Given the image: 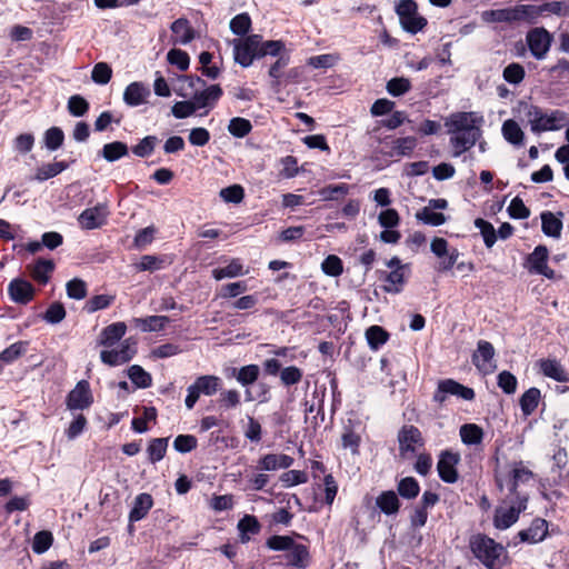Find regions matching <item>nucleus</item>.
<instances>
[{"instance_id": "nucleus-1", "label": "nucleus", "mask_w": 569, "mask_h": 569, "mask_svg": "<svg viewBox=\"0 0 569 569\" xmlns=\"http://www.w3.org/2000/svg\"><path fill=\"white\" fill-rule=\"evenodd\" d=\"M485 118L477 111H458L445 119L447 133L450 136L451 156L458 158L478 143L480 152H486L487 142L481 140Z\"/></svg>"}, {"instance_id": "nucleus-2", "label": "nucleus", "mask_w": 569, "mask_h": 569, "mask_svg": "<svg viewBox=\"0 0 569 569\" xmlns=\"http://www.w3.org/2000/svg\"><path fill=\"white\" fill-rule=\"evenodd\" d=\"M535 482L533 472L523 462H517L507 475L497 476V485L501 491L507 490L508 495L518 500L519 493L527 495L526 488Z\"/></svg>"}, {"instance_id": "nucleus-3", "label": "nucleus", "mask_w": 569, "mask_h": 569, "mask_svg": "<svg viewBox=\"0 0 569 569\" xmlns=\"http://www.w3.org/2000/svg\"><path fill=\"white\" fill-rule=\"evenodd\" d=\"M470 548L475 557L488 569H500L501 558L506 553L502 545L485 535H477L471 538Z\"/></svg>"}, {"instance_id": "nucleus-4", "label": "nucleus", "mask_w": 569, "mask_h": 569, "mask_svg": "<svg viewBox=\"0 0 569 569\" xmlns=\"http://www.w3.org/2000/svg\"><path fill=\"white\" fill-rule=\"evenodd\" d=\"M528 496L519 493L518 500L510 496L505 497L493 517V525L499 530H506L517 522L520 513L527 509Z\"/></svg>"}, {"instance_id": "nucleus-5", "label": "nucleus", "mask_w": 569, "mask_h": 569, "mask_svg": "<svg viewBox=\"0 0 569 569\" xmlns=\"http://www.w3.org/2000/svg\"><path fill=\"white\" fill-rule=\"evenodd\" d=\"M527 117L531 131L536 133L559 130L566 123V116L562 111L543 112L540 108L533 106L529 108Z\"/></svg>"}, {"instance_id": "nucleus-6", "label": "nucleus", "mask_w": 569, "mask_h": 569, "mask_svg": "<svg viewBox=\"0 0 569 569\" xmlns=\"http://www.w3.org/2000/svg\"><path fill=\"white\" fill-rule=\"evenodd\" d=\"M417 147L415 137L391 138L387 137L380 141V146L375 150L373 157L396 158L410 156Z\"/></svg>"}, {"instance_id": "nucleus-7", "label": "nucleus", "mask_w": 569, "mask_h": 569, "mask_svg": "<svg viewBox=\"0 0 569 569\" xmlns=\"http://www.w3.org/2000/svg\"><path fill=\"white\" fill-rule=\"evenodd\" d=\"M486 22H528L532 23L531 4H517L512 8L487 10L482 12Z\"/></svg>"}, {"instance_id": "nucleus-8", "label": "nucleus", "mask_w": 569, "mask_h": 569, "mask_svg": "<svg viewBox=\"0 0 569 569\" xmlns=\"http://www.w3.org/2000/svg\"><path fill=\"white\" fill-rule=\"evenodd\" d=\"M390 272L386 273L383 290L389 293H399L410 273V266L402 263L398 257H392L386 262Z\"/></svg>"}, {"instance_id": "nucleus-9", "label": "nucleus", "mask_w": 569, "mask_h": 569, "mask_svg": "<svg viewBox=\"0 0 569 569\" xmlns=\"http://www.w3.org/2000/svg\"><path fill=\"white\" fill-rule=\"evenodd\" d=\"M261 36L251 34L244 39L233 40L234 61L247 68L252 64L254 58H259Z\"/></svg>"}, {"instance_id": "nucleus-10", "label": "nucleus", "mask_w": 569, "mask_h": 569, "mask_svg": "<svg viewBox=\"0 0 569 569\" xmlns=\"http://www.w3.org/2000/svg\"><path fill=\"white\" fill-rule=\"evenodd\" d=\"M526 42L532 57L543 60L551 48L552 36L543 27H536L527 32Z\"/></svg>"}, {"instance_id": "nucleus-11", "label": "nucleus", "mask_w": 569, "mask_h": 569, "mask_svg": "<svg viewBox=\"0 0 569 569\" xmlns=\"http://www.w3.org/2000/svg\"><path fill=\"white\" fill-rule=\"evenodd\" d=\"M430 250L437 258H439L437 270L440 272L450 270L459 257L458 249L450 248L448 241L443 238H433L430 243Z\"/></svg>"}, {"instance_id": "nucleus-12", "label": "nucleus", "mask_w": 569, "mask_h": 569, "mask_svg": "<svg viewBox=\"0 0 569 569\" xmlns=\"http://www.w3.org/2000/svg\"><path fill=\"white\" fill-rule=\"evenodd\" d=\"M448 395L457 396L458 398L468 401L475 398L473 389L465 387L453 379H445L439 381L438 388L433 395V400L435 402L443 403Z\"/></svg>"}, {"instance_id": "nucleus-13", "label": "nucleus", "mask_w": 569, "mask_h": 569, "mask_svg": "<svg viewBox=\"0 0 569 569\" xmlns=\"http://www.w3.org/2000/svg\"><path fill=\"white\" fill-rule=\"evenodd\" d=\"M93 401L89 382L81 380L69 392L67 398V407L70 410H82L88 408Z\"/></svg>"}, {"instance_id": "nucleus-14", "label": "nucleus", "mask_w": 569, "mask_h": 569, "mask_svg": "<svg viewBox=\"0 0 569 569\" xmlns=\"http://www.w3.org/2000/svg\"><path fill=\"white\" fill-rule=\"evenodd\" d=\"M495 348L486 340H480L477 345V350L472 355V362L482 373H490L495 370L493 365Z\"/></svg>"}, {"instance_id": "nucleus-15", "label": "nucleus", "mask_w": 569, "mask_h": 569, "mask_svg": "<svg viewBox=\"0 0 569 569\" xmlns=\"http://www.w3.org/2000/svg\"><path fill=\"white\" fill-rule=\"evenodd\" d=\"M222 96V89L219 84H211L202 90H197L192 94V101L197 110L206 109L204 114L211 110Z\"/></svg>"}, {"instance_id": "nucleus-16", "label": "nucleus", "mask_w": 569, "mask_h": 569, "mask_svg": "<svg viewBox=\"0 0 569 569\" xmlns=\"http://www.w3.org/2000/svg\"><path fill=\"white\" fill-rule=\"evenodd\" d=\"M460 457L458 453L451 451H445L441 453L437 469L441 480L448 483H453L458 479L456 466L458 465Z\"/></svg>"}, {"instance_id": "nucleus-17", "label": "nucleus", "mask_w": 569, "mask_h": 569, "mask_svg": "<svg viewBox=\"0 0 569 569\" xmlns=\"http://www.w3.org/2000/svg\"><path fill=\"white\" fill-rule=\"evenodd\" d=\"M548 249L545 246H538L528 257L529 271L537 274H543L552 278L553 270L548 267Z\"/></svg>"}, {"instance_id": "nucleus-18", "label": "nucleus", "mask_w": 569, "mask_h": 569, "mask_svg": "<svg viewBox=\"0 0 569 569\" xmlns=\"http://www.w3.org/2000/svg\"><path fill=\"white\" fill-rule=\"evenodd\" d=\"M398 440L402 455L406 452H415L418 447L423 445L421 432L413 426H405L398 435Z\"/></svg>"}, {"instance_id": "nucleus-19", "label": "nucleus", "mask_w": 569, "mask_h": 569, "mask_svg": "<svg viewBox=\"0 0 569 569\" xmlns=\"http://www.w3.org/2000/svg\"><path fill=\"white\" fill-rule=\"evenodd\" d=\"M149 96V87L142 82L134 81L126 87L123 101L129 107H138L146 103Z\"/></svg>"}, {"instance_id": "nucleus-20", "label": "nucleus", "mask_w": 569, "mask_h": 569, "mask_svg": "<svg viewBox=\"0 0 569 569\" xmlns=\"http://www.w3.org/2000/svg\"><path fill=\"white\" fill-rule=\"evenodd\" d=\"M108 217V209L106 206H96L86 209L79 216V223L84 229H96L104 224Z\"/></svg>"}, {"instance_id": "nucleus-21", "label": "nucleus", "mask_w": 569, "mask_h": 569, "mask_svg": "<svg viewBox=\"0 0 569 569\" xmlns=\"http://www.w3.org/2000/svg\"><path fill=\"white\" fill-rule=\"evenodd\" d=\"M547 14H553L557 17H568L569 3L565 1H552L542 3L540 6L531 4L532 23H536L538 18Z\"/></svg>"}, {"instance_id": "nucleus-22", "label": "nucleus", "mask_w": 569, "mask_h": 569, "mask_svg": "<svg viewBox=\"0 0 569 569\" xmlns=\"http://www.w3.org/2000/svg\"><path fill=\"white\" fill-rule=\"evenodd\" d=\"M293 458L284 453H267L258 461V469L261 471H276L288 469L293 465Z\"/></svg>"}, {"instance_id": "nucleus-23", "label": "nucleus", "mask_w": 569, "mask_h": 569, "mask_svg": "<svg viewBox=\"0 0 569 569\" xmlns=\"http://www.w3.org/2000/svg\"><path fill=\"white\" fill-rule=\"evenodd\" d=\"M548 533V522L545 519H535L530 527L519 531L518 536L521 541L529 543H538L542 541Z\"/></svg>"}, {"instance_id": "nucleus-24", "label": "nucleus", "mask_w": 569, "mask_h": 569, "mask_svg": "<svg viewBox=\"0 0 569 569\" xmlns=\"http://www.w3.org/2000/svg\"><path fill=\"white\" fill-rule=\"evenodd\" d=\"M10 298L18 303H27L33 298L32 284L22 279H13L8 286Z\"/></svg>"}, {"instance_id": "nucleus-25", "label": "nucleus", "mask_w": 569, "mask_h": 569, "mask_svg": "<svg viewBox=\"0 0 569 569\" xmlns=\"http://www.w3.org/2000/svg\"><path fill=\"white\" fill-rule=\"evenodd\" d=\"M153 506V499L149 493H139L133 501L132 509L129 513V521L137 522L143 519Z\"/></svg>"}, {"instance_id": "nucleus-26", "label": "nucleus", "mask_w": 569, "mask_h": 569, "mask_svg": "<svg viewBox=\"0 0 569 569\" xmlns=\"http://www.w3.org/2000/svg\"><path fill=\"white\" fill-rule=\"evenodd\" d=\"M127 326L124 322H114L107 326L101 335L99 343L104 347H112L126 335Z\"/></svg>"}, {"instance_id": "nucleus-27", "label": "nucleus", "mask_w": 569, "mask_h": 569, "mask_svg": "<svg viewBox=\"0 0 569 569\" xmlns=\"http://www.w3.org/2000/svg\"><path fill=\"white\" fill-rule=\"evenodd\" d=\"M173 43L188 44L194 39V31L187 19L180 18L172 22Z\"/></svg>"}, {"instance_id": "nucleus-28", "label": "nucleus", "mask_w": 569, "mask_h": 569, "mask_svg": "<svg viewBox=\"0 0 569 569\" xmlns=\"http://www.w3.org/2000/svg\"><path fill=\"white\" fill-rule=\"evenodd\" d=\"M191 386L199 395L212 396L220 389L221 379L211 375L200 376Z\"/></svg>"}, {"instance_id": "nucleus-29", "label": "nucleus", "mask_w": 569, "mask_h": 569, "mask_svg": "<svg viewBox=\"0 0 569 569\" xmlns=\"http://www.w3.org/2000/svg\"><path fill=\"white\" fill-rule=\"evenodd\" d=\"M541 372L556 381H568L567 373L561 363L556 359H543L539 361Z\"/></svg>"}, {"instance_id": "nucleus-30", "label": "nucleus", "mask_w": 569, "mask_h": 569, "mask_svg": "<svg viewBox=\"0 0 569 569\" xmlns=\"http://www.w3.org/2000/svg\"><path fill=\"white\" fill-rule=\"evenodd\" d=\"M166 316H149L147 318H134L133 325L143 332H152L162 330L169 322Z\"/></svg>"}, {"instance_id": "nucleus-31", "label": "nucleus", "mask_w": 569, "mask_h": 569, "mask_svg": "<svg viewBox=\"0 0 569 569\" xmlns=\"http://www.w3.org/2000/svg\"><path fill=\"white\" fill-rule=\"evenodd\" d=\"M246 273H248V270H244L239 259H232L226 267L212 270V277L218 281L224 278H236Z\"/></svg>"}, {"instance_id": "nucleus-32", "label": "nucleus", "mask_w": 569, "mask_h": 569, "mask_svg": "<svg viewBox=\"0 0 569 569\" xmlns=\"http://www.w3.org/2000/svg\"><path fill=\"white\" fill-rule=\"evenodd\" d=\"M541 229L546 236L558 239L561 236L562 222L552 212L546 211L541 213Z\"/></svg>"}, {"instance_id": "nucleus-33", "label": "nucleus", "mask_w": 569, "mask_h": 569, "mask_svg": "<svg viewBox=\"0 0 569 569\" xmlns=\"http://www.w3.org/2000/svg\"><path fill=\"white\" fill-rule=\"evenodd\" d=\"M376 505L386 515H396L399 511L400 502L395 491H383L376 499Z\"/></svg>"}, {"instance_id": "nucleus-34", "label": "nucleus", "mask_w": 569, "mask_h": 569, "mask_svg": "<svg viewBox=\"0 0 569 569\" xmlns=\"http://www.w3.org/2000/svg\"><path fill=\"white\" fill-rule=\"evenodd\" d=\"M501 132L503 138L513 146H522L525 133L520 126L512 119L502 123Z\"/></svg>"}, {"instance_id": "nucleus-35", "label": "nucleus", "mask_w": 569, "mask_h": 569, "mask_svg": "<svg viewBox=\"0 0 569 569\" xmlns=\"http://www.w3.org/2000/svg\"><path fill=\"white\" fill-rule=\"evenodd\" d=\"M53 268L54 264L51 260L39 259L34 264L29 267V270L33 280L39 283H47Z\"/></svg>"}, {"instance_id": "nucleus-36", "label": "nucleus", "mask_w": 569, "mask_h": 569, "mask_svg": "<svg viewBox=\"0 0 569 569\" xmlns=\"http://www.w3.org/2000/svg\"><path fill=\"white\" fill-rule=\"evenodd\" d=\"M460 438L465 445L472 446L481 443L483 439L482 429L476 423H466L460 427Z\"/></svg>"}, {"instance_id": "nucleus-37", "label": "nucleus", "mask_w": 569, "mask_h": 569, "mask_svg": "<svg viewBox=\"0 0 569 569\" xmlns=\"http://www.w3.org/2000/svg\"><path fill=\"white\" fill-rule=\"evenodd\" d=\"M239 537L241 542H248L251 535H257L260 530V525L256 517L246 515L238 522Z\"/></svg>"}, {"instance_id": "nucleus-38", "label": "nucleus", "mask_w": 569, "mask_h": 569, "mask_svg": "<svg viewBox=\"0 0 569 569\" xmlns=\"http://www.w3.org/2000/svg\"><path fill=\"white\" fill-rule=\"evenodd\" d=\"M540 398L541 393L538 388H530L521 396L520 408L526 417L533 413L539 405Z\"/></svg>"}, {"instance_id": "nucleus-39", "label": "nucleus", "mask_w": 569, "mask_h": 569, "mask_svg": "<svg viewBox=\"0 0 569 569\" xmlns=\"http://www.w3.org/2000/svg\"><path fill=\"white\" fill-rule=\"evenodd\" d=\"M68 168V163L64 161H58L52 163H46L39 167L36 171L34 179L37 181H46L53 178L64 171Z\"/></svg>"}, {"instance_id": "nucleus-40", "label": "nucleus", "mask_w": 569, "mask_h": 569, "mask_svg": "<svg viewBox=\"0 0 569 569\" xmlns=\"http://www.w3.org/2000/svg\"><path fill=\"white\" fill-rule=\"evenodd\" d=\"M101 154L107 161L113 162L128 154V147L121 141L106 143Z\"/></svg>"}, {"instance_id": "nucleus-41", "label": "nucleus", "mask_w": 569, "mask_h": 569, "mask_svg": "<svg viewBox=\"0 0 569 569\" xmlns=\"http://www.w3.org/2000/svg\"><path fill=\"white\" fill-rule=\"evenodd\" d=\"M168 448V438H154L147 448L148 459L156 463L163 459Z\"/></svg>"}, {"instance_id": "nucleus-42", "label": "nucleus", "mask_w": 569, "mask_h": 569, "mask_svg": "<svg viewBox=\"0 0 569 569\" xmlns=\"http://www.w3.org/2000/svg\"><path fill=\"white\" fill-rule=\"evenodd\" d=\"M237 381L243 387L252 385L259 377L260 369L257 365L241 367L238 371L233 369Z\"/></svg>"}, {"instance_id": "nucleus-43", "label": "nucleus", "mask_w": 569, "mask_h": 569, "mask_svg": "<svg viewBox=\"0 0 569 569\" xmlns=\"http://www.w3.org/2000/svg\"><path fill=\"white\" fill-rule=\"evenodd\" d=\"M417 220L423 222L425 224L438 227L443 224L447 221V218L443 213L436 212L431 210V208L425 207L420 211L416 213Z\"/></svg>"}, {"instance_id": "nucleus-44", "label": "nucleus", "mask_w": 569, "mask_h": 569, "mask_svg": "<svg viewBox=\"0 0 569 569\" xmlns=\"http://www.w3.org/2000/svg\"><path fill=\"white\" fill-rule=\"evenodd\" d=\"M420 486L413 477H406L398 483V492L405 499H413L419 495Z\"/></svg>"}, {"instance_id": "nucleus-45", "label": "nucleus", "mask_w": 569, "mask_h": 569, "mask_svg": "<svg viewBox=\"0 0 569 569\" xmlns=\"http://www.w3.org/2000/svg\"><path fill=\"white\" fill-rule=\"evenodd\" d=\"M475 226L479 229L486 247L491 248L497 241V231L493 226L481 218L475 220Z\"/></svg>"}, {"instance_id": "nucleus-46", "label": "nucleus", "mask_w": 569, "mask_h": 569, "mask_svg": "<svg viewBox=\"0 0 569 569\" xmlns=\"http://www.w3.org/2000/svg\"><path fill=\"white\" fill-rule=\"evenodd\" d=\"M159 139L156 136H147L138 144L132 148V152L140 158H146L152 154Z\"/></svg>"}, {"instance_id": "nucleus-47", "label": "nucleus", "mask_w": 569, "mask_h": 569, "mask_svg": "<svg viewBox=\"0 0 569 569\" xmlns=\"http://www.w3.org/2000/svg\"><path fill=\"white\" fill-rule=\"evenodd\" d=\"M341 442L343 449H349L352 455L359 453L361 437L360 435L355 432L350 427H345L343 432L341 435Z\"/></svg>"}, {"instance_id": "nucleus-48", "label": "nucleus", "mask_w": 569, "mask_h": 569, "mask_svg": "<svg viewBox=\"0 0 569 569\" xmlns=\"http://www.w3.org/2000/svg\"><path fill=\"white\" fill-rule=\"evenodd\" d=\"M349 186L346 183H339L335 186H327L319 190V194L322 200H338L343 198L349 192Z\"/></svg>"}, {"instance_id": "nucleus-49", "label": "nucleus", "mask_w": 569, "mask_h": 569, "mask_svg": "<svg viewBox=\"0 0 569 569\" xmlns=\"http://www.w3.org/2000/svg\"><path fill=\"white\" fill-rule=\"evenodd\" d=\"M128 376L138 388H148L151 386V376L140 366H131L128 370Z\"/></svg>"}, {"instance_id": "nucleus-50", "label": "nucleus", "mask_w": 569, "mask_h": 569, "mask_svg": "<svg viewBox=\"0 0 569 569\" xmlns=\"http://www.w3.org/2000/svg\"><path fill=\"white\" fill-rule=\"evenodd\" d=\"M387 91L393 97H400L411 89V82L403 77L392 78L387 82Z\"/></svg>"}, {"instance_id": "nucleus-51", "label": "nucleus", "mask_w": 569, "mask_h": 569, "mask_svg": "<svg viewBox=\"0 0 569 569\" xmlns=\"http://www.w3.org/2000/svg\"><path fill=\"white\" fill-rule=\"evenodd\" d=\"M378 223L383 229L397 228L400 223V216L396 209L386 208L379 212Z\"/></svg>"}, {"instance_id": "nucleus-52", "label": "nucleus", "mask_w": 569, "mask_h": 569, "mask_svg": "<svg viewBox=\"0 0 569 569\" xmlns=\"http://www.w3.org/2000/svg\"><path fill=\"white\" fill-rule=\"evenodd\" d=\"M323 273L330 277H338L343 272L341 259L336 254L328 256L321 263Z\"/></svg>"}, {"instance_id": "nucleus-53", "label": "nucleus", "mask_w": 569, "mask_h": 569, "mask_svg": "<svg viewBox=\"0 0 569 569\" xmlns=\"http://www.w3.org/2000/svg\"><path fill=\"white\" fill-rule=\"evenodd\" d=\"M366 338L372 349H378L386 343L388 333L379 326H371L366 331Z\"/></svg>"}, {"instance_id": "nucleus-54", "label": "nucleus", "mask_w": 569, "mask_h": 569, "mask_svg": "<svg viewBox=\"0 0 569 569\" xmlns=\"http://www.w3.org/2000/svg\"><path fill=\"white\" fill-rule=\"evenodd\" d=\"M53 537L50 531H39L34 535L33 541H32V550L41 555L46 552L52 545Z\"/></svg>"}, {"instance_id": "nucleus-55", "label": "nucleus", "mask_w": 569, "mask_h": 569, "mask_svg": "<svg viewBox=\"0 0 569 569\" xmlns=\"http://www.w3.org/2000/svg\"><path fill=\"white\" fill-rule=\"evenodd\" d=\"M27 351V342L18 341L6 348L0 353V360L10 363L18 359L20 356H22Z\"/></svg>"}, {"instance_id": "nucleus-56", "label": "nucleus", "mask_w": 569, "mask_h": 569, "mask_svg": "<svg viewBox=\"0 0 569 569\" xmlns=\"http://www.w3.org/2000/svg\"><path fill=\"white\" fill-rule=\"evenodd\" d=\"M251 129L252 126L250 121L239 117L231 119L228 126L229 132L237 138H243L251 131Z\"/></svg>"}, {"instance_id": "nucleus-57", "label": "nucleus", "mask_w": 569, "mask_h": 569, "mask_svg": "<svg viewBox=\"0 0 569 569\" xmlns=\"http://www.w3.org/2000/svg\"><path fill=\"white\" fill-rule=\"evenodd\" d=\"M167 60L170 64L176 66L181 71H186L190 64L188 53L180 49H171L167 54Z\"/></svg>"}, {"instance_id": "nucleus-58", "label": "nucleus", "mask_w": 569, "mask_h": 569, "mask_svg": "<svg viewBox=\"0 0 569 569\" xmlns=\"http://www.w3.org/2000/svg\"><path fill=\"white\" fill-rule=\"evenodd\" d=\"M63 139V131L58 127H52L44 133L46 147L52 151L59 149L62 146Z\"/></svg>"}, {"instance_id": "nucleus-59", "label": "nucleus", "mask_w": 569, "mask_h": 569, "mask_svg": "<svg viewBox=\"0 0 569 569\" xmlns=\"http://www.w3.org/2000/svg\"><path fill=\"white\" fill-rule=\"evenodd\" d=\"M289 562L296 567H303L308 560L309 552L302 545H292L288 550Z\"/></svg>"}, {"instance_id": "nucleus-60", "label": "nucleus", "mask_w": 569, "mask_h": 569, "mask_svg": "<svg viewBox=\"0 0 569 569\" xmlns=\"http://www.w3.org/2000/svg\"><path fill=\"white\" fill-rule=\"evenodd\" d=\"M197 110L196 106L193 104L192 99L178 101L176 102L172 108L171 112L174 118L177 119H184L190 116H192Z\"/></svg>"}, {"instance_id": "nucleus-61", "label": "nucleus", "mask_w": 569, "mask_h": 569, "mask_svg": "<svg viewBox=\"0 0 569 569\" xmlns=\"http://www.w3.org/2000/svg\"><path fill=\"white\" fill-rule=\"evenodd\" d=\"M502 76L507 82L518 84L525 78V69L521 64L513 62L505 68Z\"/></svg>"}, {"instance_id": "nucleus-62", "label": "nucleus", "mask_w": 569, "mask_h": 569, "mask_svg": "<svg viewBox=\"0 0 569 569\" xmlns=\"http://www.w3.org/2000/svg\"><path fill=\"white\" fill-rule=\"evenodd\" d=\"M112 76L110 66L106 62L97 63L91 72L92 80L98 84H107Z\"/></svg>"}, {"instance_id": "nucleus-63", "label": "nucleus", "mask_w": 569, "mask_h": 569, "mask_svg": "<svg viewBox=\"0 0 569 569\" xmlns=\"http://www.w3.org/2000/svg\"><path fill=\"white\" fill-rule=\"evenodd\" d=\"M403 29L410 33H417L427 24V20L415 12L412 16L402 18L400 21Z\"/></svg>"}, {"instance_id": "nucleus-64", "label": "nucleus", "mask_w": 569, "mask_h": 569, "mask_svg": "<svg viewBox=\"0 0 569 569\" xmlns=\"http://www.w3.org/2000/svg\"><path fill=\"white\" fill-rule=\"evenodd\" d=\"M251 27L250 17L247 13H240L231 19L230 29L234 34L243 36Z\"/></svg>"}]
</instances>
